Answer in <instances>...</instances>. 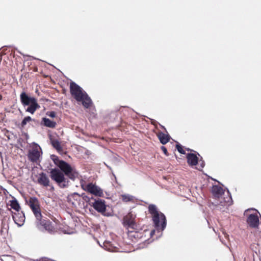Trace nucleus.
<instances>
[{
	"mask_svg": "<svg viewBox=\"0 0 261 261\" xmlns=\"http://www.w3.org/2000/svg\"><path fill=\"white\" fill-rule=\"evenodd\" d=\"M41 152V147L37 144H35L28 153V158L31 162H36L39 159Z\"/></svg>",
	"mask_w": 261,
	"mask_h": 261,
	"instance_id": "obj_9",
	"label": "nucleus"
},
{
	"mask_svg": "<svg viewBox=\"0 0 261 261\" xmlns=\"http://www.w3.org/2000/svg\"><path fill=\"white\" fill-rule=\"evenodd\" d=\"M37 181L39 185L44 187H47L49 186L50 180L47 175L44 172L39 173Z\"/></svg>",
	"mask_w": 261,
	"mask_h": 261,
	"instance_id": "obj_13",
	"label": "nucleus"
},
{
	"mask_svg": "<svg viewBox=\"0 0 261 261\" xmlns=\"http://www.w3.org/2000/svg\"><path fill=\"white\" fill-rule=\"evenodd\" d=\"M157 136L162 144H166L168 143L170 139V136L168 134H166L163 132H159Z\"/></svg>",
	"mask_w": 261,
	"mask_h": 261,
	"instance_id": "obj_17",
	"label": "nucleus"
},
{
	"mask_svg": "<svg viewBox=\"0 0 261 261\" xmlns=\"http://www.w3.org/2000/svg\"><path fill=\"white\" fill-rule=\"evenodd\" d=\"M212 193L216 198H219L224 193L223 189L219 186H214L212 187Z\"/></svg>",
	"mask_w": 261,
	"mask_h": 261,
	"instance_id": "obj_19",
	"label": "nucleus"
},
{
	"mask_svg": "<svg viewBox=\"0 0 261 261\" xmlns=\"http://www.w3.org/2000/svg\"><path fill=\"white\" fill-rule=\"evenodd\" d=\"M36 218V225L38 229L45 230L49 233H53L56 231V228L52 223L46 218H43L42 215L40 218Z\"/></svg>",
	"mask_w": 261,
	"mask_h": 261,
	"instance_id": "obj_6",
	"label": "nucleus"
},
{
	"mask_svg": "<svg viewBox=\"0 0 261 261\" xmlns=\"http://www.w3.org/2000/svg\"><path fill=\"white\" fill-rule=\"evenodd\" d=\"M12 218L15 223L18 226L23 225L25 220L24 214L22 212L14 213L12 214Z\"/></svg>",
	"mask_w": 261,
	"mask_h": 261,
	"instance_id": "obj_12",
	"label": "nucleus"
},
{
	"mask_svg": "<svg viewBox=\"0 0 261 261\" xmlns=\"http://www.w3.org/2000/svg\"><path fill=\"white\" fill-rule=\"evenodd\" d=\"M247 223L251 228H257L259 225V218L256 214H250L247 219Z\"/></svg>",
	"mask_w": 261,
	"mask_h": 261,
	"instance_id": "obj_11",
	"label": "nucleus"
},
{
	"mask_svg": "<svg viewBox=\"0 0 261 261\" xmlns=\"http://www.w3.org/2000/svg\"><path fill=\"white\" fill-rule=\"evenodd\" d=\"M70 92L77 102H82L85 108L88 109L91 106L92 102L90 97L81 87L73 82L70 84Z\"/></svg>",
	"mask_w": 261,
	"mask_h": 261,
	"instance_id": "obj_2",
	"label": "nucleus"
},
{
	"mask_svg": "<svg viewBox=\"0 0 261 261\" xmlns=\"http://www.w3.org/2000/svg\"><path fill=\"white\" fill-rule=\"evenodd\" d=\"M20 100L23 107L28 106L25 111L31 114H34L35 111L40 108V106L37 102V99L34 97L29 96L24 91L20 93Z\"/></svg>",
	"mask_w": 261,
	"mask_h": 261,
	"instance_id": "obj_4",
	"label": "nucleus"
},
{
	"mask_svg": "<svg viewBox=\"0 0 261 261\" xmlns=\"http://www.w3.org/2000/svg\"><path fill=\"white\" fill-rule=\"evenodd\" d=\"M187 162L190 166H195L198 164V158L194 153H188L187 155Z\"/></svg>",
	"mask_w": 261,
	"mask_h": 261,
	"instance_id": "obj_16",
	"label": "nucleus"
},
{
	"mask_svg": "<svg viewBox=\"0 0 261 261\" xmlns=\"http://www.w3.org/2000/svg\"><path fill=\"white\" fill-rule=\"evenodd\" d=\"M92 206L98 212L103 214L106 211L105 201L103 199H98L92 203Z\"/></svg>",
	"mask_w": 261,
	"mask_h": 261,
	"instance_id": "obj_10",
	"label": "nucleus"
},
{
	"mask_svg": "<svg viewBox=\"0 0 261 261\" xmlns=\"http://www.w3.org/2000/svg\"><path fill=\"white\" fill-rule=\"evenodd\" d=\"M154 232V230H153V231L151 232V234L153 233Z\"/></svg>",
	"mask_w": 261,
	"mask_h": 261,
	"instance_id": "obj_29",
	"label": "nucleus"
},
{
	"mask_svg": "<svg viewBox=\"0 0 261 261\" xmlns=\"http://www.w3.org/2000/svg\"><path fill=\"white\" fill-rule=\"evenodd\" d=\"M161 149H162V150L163 151V152H164V153L166 156H168V155H169V154H168V153L167 149V148H166L165 146H161Z\"/></svg>",
	"mask_w": 261,
	"mask_h": 261,
	"instance_id": "obj_26",
	"label": "nucleus"
},
{
	"mask_svg": "<svg viewBox=\"0 0 261 261\" xmlns=\"http://www.w3.org/2000/svg\"><path fill=\"white\" fill-rule=\"evenodd\" d=\"M68 201L76 206L77 204H79L81 200V196L77 193H74L69 195L67 197Z\"/></svg>",
	"mask_w": 261,
	"mask_h": 261,
	"instance_id": "obj_15",
	"label": "nucleus"
},
{
	"mask_svg": "<svg viewBox=\"0 0 261 261\" xmlns=\"http://www.w3.org/2000/svg\"><path fill=\"white\" fill-rule=\"evenodd\" d=\"M33 119L30 116H26L24 118L20 123L21 128H24L28 123H30Z\"/></svg>",
	"mask_w": 261,
	"mask_h": 261,
	"instance_id": "obj_22",
	"label": "nucleus"
},
{
	"mask_svg": "<svg viewBox=\"0 0 261 261\" xmlns=\"http://www.w3.org/2000/svg\"><path fill=\"white\" fill-rule=\"evenodd\" d=\"M135 217V215L132 213H129L123 218V225L127 229H137Z\"/></svg>",
	"mask_w": 261,
	"mask_h": 261,
	"instance_id": "obj_8",
	"label": "nucleus"
},
{
	"mask_svg": "<svg viewBox=\"0 0 261 261\" xmlns=\"http://www.w3.org/2000/svg\"><path fill=\"white\" fill-rule=\"evenodd\" d=\"M41 123L44 126L51 128H55L57 125V123L55 121H51L47 118H43Z\"/></svg>",
	"mask_w": 261,
	"mask_h": 261,
	"instance_id": "obj_18",
	"label": "nucleus"
},
{
	"mask_svg": "<svg viewBox=\"0 0 261 261\" xmlns=\"http://www.w3.org/2000/svg\"><path fill=\"white\" fill-rule=\"evenodd\" d=\"M127 236L133 242H137L138 239H140L142 235L141 233L139 232L136 231V229H127Z\"/></svg>",
	"mask_w": 261,
	"mask_h": 261,
	"instance_id": "obj_14",
	"label": "nucleus"
},
{
	"mask_svg": "<svg viewBox=\"0 0 261 261\" xmlns=\"http://www.w3.org/2000/svg\"><path fill=\"white\" fill-rule=\"evenodd\" d=\"M9 202L11 208L16 211L17 212H19V210H20V206L16 198H13V199L11 200H10Z\"/></svg>",
	"mask_w": 261,
	"mask_h": 261,
	"instance_id": "obj_20",
	"label": "nucleus"
},
{
	"mask_svg": "<svg viewBox=\"0 0 261 261\" xmlns=\"http://www.w3.org/2000/svg\"><path fill=\"white\" fill-rule=\"evenodd\" d=\"M81 188L85 191L95 196L101 197L103 196V191L95 184L92 182L87 184L86 181L82 179L80 181Z\"/></svg>",
	"mask_w": 261,
	"mask_h": 261,
	"instance_id": "obj_5",
	"label": "nucleus"
},
{
	"mask_svg": "<svg viewBox=\"0 0 261 261\" xmlns=\"http://www.w3.org/2000/svg\"><path fill=\"white\" fill-rule=\"evenodd\" d=\"M55 164L60 168H54L50 171V177L52 180L57 182L61 188H65L67 184L64 174L71 179L74 180L79 175V173L75 168L63 160L56 158L54 160Z\"/></svg>",
	"mask_w": 261,
	"mask_h": 261,
	"instance_id": "obj_1",
	"label": "nucleus"
},
{
	"mask_svg": "<svg viewBox=\"0 0 261 261\" xmlns=\"http://www.w3.org/2000/svg\"><path fill=\"white\" fill-rule=\"evenodd\" d=\"M204 163H203V162H202V163L201 164V165H200V168H197V169H198L199 170H201L202 168H203V167H204Z\"/></svg>",
	"mask_w": 261,
	"mask_h": 261,
	"instance_id": "obj_27",
	"label": "nucleus"
},
{
	"mask_svg": "<svg viewBox=\"0 0 261 261\" xmlns=\"http://www.w3.org/2000/svg\"><path fill=\"white\" fill-rule=\"evenodd\" d=\"M46 114H47V115H48V116H49L51 118H55L56 116V113L54 111L48 112L46 113Z\"/></svg>",
	"mask_w": 261,
	"mask_h": 261,
	"instance_id": "obj_25",
	"label": "nucleus"
},
{
	"mask_svg": "<svg viewBox=\"0 0 261 261\" xmlns=\"http://www.w3.org/2000/svg\"><path fill=\"white\" fill-rule=\"evenodd\" d=\"M29 205L33 211L36 218H40L41 216V209L39 201L35 197H30L29 199Z\"/></svg>",
	"mask_w": 261,
	"mask_h": 261,
	"instance_id": "obj_7",
	"label": "nucleus"
},
{
	"mask_svg": "<svg viewBox=\"0 0 261 261\" xmlns=\"http://www.w3.org/2000/svg\"><path fill=\"white\" fill-rule=\"evenodd\" d=\"M1 97H2V96H1V95H0V98H1Z\"/></svg>",
	"mask_w": 261,
	"mask_h": 261,
	"instance_id": "obj_30",
	"label": "nucleus"
},
{
	"mask_svg": "<svg viewBox=\"0 0 261 261\" xmlns=\"http://www.w3.org/2000/svg\"><path fill=\"white\" fill-rule=\"evenodd\" d=\"M176 148L179 153L181 154H185V151L184 150L182 146L178 143L176 144Z\"/></svg>",
	"mask_w": 261,
	"mask_h": 261,
	"instance_id": "obj_24",
	"label": "nucleus"
},
{
	"mask_svg": "<svg viewBox=\"0 0 261 261\" xmlns=\"http://www.w3.org/2000/svg\"><path fill=\"white\" fill-rule=\"evenodd\" d=\"M148 212L151 215L155 227L163 230L166 226V219L164 214L158 211L156 206L154 204L148 206Z\"/></svg>",
	"mask_w": 261,
	"mask_h": 261,
	"instance_id": "obj_3",
	"label": "nucleus"
},
{
	"mask_svg": "<svg viewBox=\"0 0 261 261\" xmlns=\"http://www.w3.org/2000/svg\"><path fill=\"white\" fill-rule=\"evenodd\" d=\"M53 146L58 151H61L62 147L61 145L60 142L58 140H53L51 141Z\"/></svg>",
	"mask_w": 261,
	"mask_h": 261,
	"instance_id": "obj_21",
	"label": "nucleus"
},
{
	"mask_svg": "<svg viewBox=\"0 0 261 261\" xmlns=\"http://www.w3.org/2000/svg\"><path fill=\"white\" fill-rule=\"evenodd\" d=\"M3 214V210L0 207V216Z\"/></svg>",
	"mask_w": 261,
	"mask_h": 261,
	"instance_id": "obj_28",
	"label": "nucleus"
},
{
	"mask_svg": "<svg viewBox=\"0 0 261 261\" xmlns=\"http://www.w3.org/2000/svg\"><path fill=\"white\" fill-rule=\"evenodd\" d=\"M121 198L123 201L125 202L133 200V197L128 195H122Z\"/></svg>",
	"mask_w": 261,
	"mask_h": 261,
	"instance_id": "obj_23",
	"label": "nucleus"
}]
</instances>
